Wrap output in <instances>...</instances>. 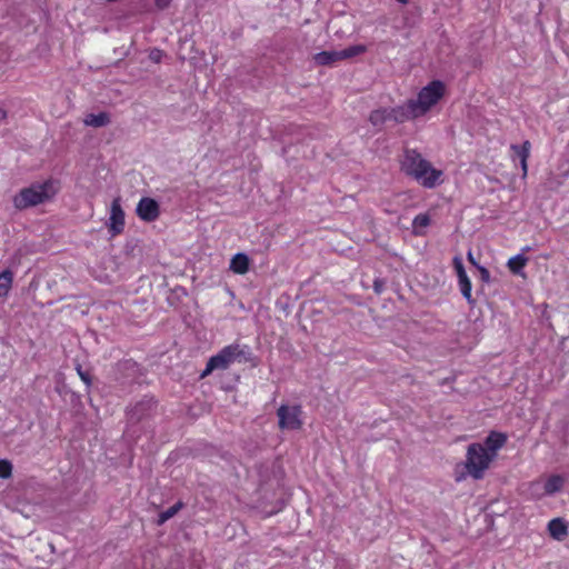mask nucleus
<instances>
[{"mask_svg": "<svg viewBox=\"0 0 569 569\" xmlns=\"http://www.w3.org/2000/svg\"><path fill=\"white\" fill-rule=\"evenodd\" d=\"M401 171L415 178L425 188H433L442 174L441 170L435 169L431 163L422 158L415 149H406L401 160Z\"/></svg>", "mask_w": 569, "mask_h": 569, "instance_id": "nucleus-1", "label": "nucleus"}, {"mask_svg": "<svg viewBox=\"0 0 569 569\" xmlns=\"http://www.w3.org/2000/svg\"><path fill=\"white\" fill-rule=\"evenodd\" d=\"M159 409V400L152 395H144L141 399L131 401L124 409L127 432L137 426L144 429L158 416Z\"/></svg>", "mask_w": 569, "mask_h": 569, "instance_id": "nucleus-2", "label": "nucleus"}, {"mask_svg": "<svg viewBox=\"0 0 569 569\" xmlns=\"http://www.w3.org/2000/svg\"><path fill=\"white\" fill-rule=\"evenodd\" d=\"M60 189V182L56 179H48L43 182L32 183L23 188L14 197V206L18 209H26L52 199Z\"/></svg>", "mask_w": 569, "mask_h": 569, "instance_id": "nucleus-3", "label": "nucleus"}, {"mask_svg": "<svg viewBox=\"0 0 569 569\" xmlns=\"http://www.w3.org/2000/svg\"><path fill=\"white\" fill-rule=\"evenodd\" d=\"M492 460L493 458L487 453L483 445L475 442L468 446L463 466L468 475L478 480L483 477L485 470L489 468Z\"/></svg>", "mask_w": 569, "mask_h": 569, "instance_id": "nucleus-4", "label": "nucleus"}, {"mask_svg": "<svg viewBox=\"0 0 569 569\" xmlns=\"http://www.w3.org/2000/svg\"><path fill=\"white\" fill-rule=\"evenodd\" d=\"M445 90L446 87L442 81L433 80L419 91L417 99H413V103L421 117L438 103L443 97Z\"/></svg>", "mask_w": 569, "mask_h": 569, "instance_id": "nucleus-5", "label": "nucleus"}, {"mask_svg": "<svg viewBox=\"0 0 569 569\" xmlns=\"http://www.w3.org/2000/svg\"><path fill=\"white\" fill-rule=\"evenodd\" d=\"M367 47L363 44L350 46L343 50L321 51L313 56V61L317 66H333L338 61L351 59L359 54L365 53Z\"/></svg>", "mask_w": 569, "mask_h": 569, "instance_id": "nucleus-6", "label": "nucleus"}, {"mask_svg": "<svg viewBox=\"0 0 569 569\" xmlns=\"http://www.w3.org/2000/svg\"><path fill=\"white\" fill-rule=\"evenodd\" d=\"M144 369L132 359H124L116 366V378L121 383H141Z\"/></svg>", "mask_w": 569, "mask_h": 569, "instance_id": "nucleus-7", "label": "nucleus"}, {"mask_svg": "<svg viewBox=\"0 0 569 569\" xmlns=\"http://www.w3.org/2000/svg\"><path fill=\"white\" fill-rule=\"evenodd\" d=\"M301 415L300 406L281 405L277 410L279 428L282 430H299L302 427Z\"/></svg>", "mask_w": 569, "mask_h": 569, "instance_id": "nucleus-8", "label": "nucleus"}, {"mask_svg": "<svg viewBox=\"0 0 569 569\" xmlns=\"http://www.w3.org/2000/svg\"><path fill=\"white\" fill-rule=\"evenodd\" d=\"M223 355V357L227 359V362L229 366L231 363L238 362V363H254V356L251 352L250 347L246 345H239V343H232L229 346H226L220 350Z\"/></svg>", "mask_w": 569, "mask_h": 569, "instance_id": "nucleus-9", "label": "nucleus"}, {"mask_svg": "<svg viewBox=\"0 0 569 569\" xmlns=\"http://www.w3.org/2000/svg\"><path fill=\"white\" fill-rule=\"evenodd\" d=\"M452 266L456 270L457 277H458V283L460 287L461 295L463 298L468 301L470 306H473L476 303V300L472 298L471 295V281L466 272L465 266L462 263V259L459 256H456L452 259Z\"/></svg>", "mask_w": 569, "mask_h": 569, "instance_id": "nucleus-10", "label": "nucleus"}, {"mask_svg": "<svg viewBox=\"0 0 569 569\" xmlns=\"http://www.w3.org/2000/svg\"><path fill=\"white\" fill-rule=\"evenodd\" d=\"M390 120L397 123H403L408 120H413L421 117L420 112L413 103V99H409L406 103L388 109Z\"/></svg>", "mask_w": 569, "mask_h": 569, "instance_id": "nucleus-11", "label": "nucleus"}, {"mask_svg": "<svg viewBox=\"0 0 569 569\" xmlns=\"http://www.w3.org/2000/svg\"><path fill=\"white\" fill-rule=\"evenodd\" d=\"M136 212L141 220L152 222L158 219L160 207L154 199L144 197L139 201Z\"/></svg>", "mask_w": 569, "mask_h": 569, "instance_id": "nucleus-12", "label": "nucleus"}, {"mask_svg": "<svg viewBox=\"0 0 569 569\" xmlns=\"http://www.w3.org/2000/svg\"><path fill=\"white\" fill-rule=\"evenodd\" d=\"M110 223L108 224L111 236L120 234L124 229V211L122 210L120 199L116 198L111 202Z\"/></svg>", "mask_w": 569, "mask_h": 569, "instance_id": "nucleus-13", "label": "nucleus"}, {"mask_svg": "<svg viewBox=\"0 0 569 569\" xmlns=\"http://www.w3.org/2000/svg\"><path fill=\"white\" fill-rule=\"evenodd\" d=\"M507 439V435L503 432L490 431L482 445L486 448L487 453L495 459L497 457V451L506 445Z\"/></svg>", "mask_w": 569, "mask_h": 569, "instance_id": "nucleus-14", "label": "nucleus"}, {"mask_svg": "<svg viewBox=\"0 0 569 569\" xmlns=\"http://www.w3.org/2000/svg\"><path fill=\"white\" fill-rule=\"evenodd\" d=\"M513 158L520 159L522 176L526 177L528 172L527 160L530 156L531 143L529 140L523 141L522 144H511L510 147Z\"/></svg>", "mask_w": 569, "mask_h": 569, "instance_id": "nucleus-15", "label": "nucleus"}, {"mask_svg": "<svg viewBox=\"0 0 569 569\" xmlns=\"http://www.w3.org/2000/svg\"><path fill=\"white\" fill-rule=\"evenodd\" d=\"M229 368V363L227 359L223 357L222 352L219 351L217 355L209 358L204 370L201 372L200 378H206L214 370H226Z\"/></svg>", "mask_w": 569, "mask_h": 569, "instance_id": "nucleus-16", "label": "nucleus"}, {"mask_svg": "<svg viewBox=\"0 0 569 569\" xmlns=\"http://www.w3.org/2000/svg\"><path fill=\"white\" fill-rule=\"evenodd\" d=\"M548 530L550 536L558 541H562L568 536V526L561 518L550 520L548 523Z\"/></svg>", "mask_w": 569, "mask_h": 569, "instance_id": "nucleus-17", "label": "nucleus"}, {"mask_svg": "<svg viewBox=\"0 0 569 569\" xmlns=\"http://www.w3.org/2000/svg\"><path fill=\"white\" fill-rule=\"evenodd\" d=\"M530 250H531V248L527 246V247L522 248L521 253L516 254L508 260L507 267L513 274L522 273V269L525 268V266L527 264V262L529 260L527 257H525L523 253L528 252Z\"/></svg>", "mask_w": 569, "mask_h": 569, "instance_id": "nucleus-18", "label": "nucleus"}, {"mask_svg": "<svg viewBox=\"0 0 569 569\" xmlns=\"http://www.w3.org/2000/svg\"><path fill=\"white\" fill-rule=\"evenodd\" d=\"M250 259L246 253H236L230 261V270L238 274H244L249 271Z\"/></svg>", "mask_w": 569, "mask_h": 569, "instance_id": "nucleus-19", "label": "nucleus"}, {"mask_svg": "<svg viewBox=\"0 0 569 569\" xmlns=\"http://www.w3.org/2000/svg\"><path fill=\"white\" fill-rule=\"evenodd\" d=\"M110 114L108 112L89 113L86 116L83 122L86 126L93 128L106 127L110 123Z\"/></svg>", "mask_w": 569, "mask_h": 569, "instance_id": "nucleus-20", "label": "nucleus"}, {"mask_svg": "<svg viewBox=\"0 0 569 569\" xmlns=\"http://www.w3.org/2000/svg\"><path fill=\"white\" fill-rule=\"evenodd\" d=\"M563 487V479L558 475H553L547 479L543 489L547 495H553L560 491Z\"/></svg>", "mask_w": 569, "mask_h": 569, "instance_id": "nucleus-21", "label": "nucleus"}, {"mask_svg": "<svg viewBox=\"0 0 569 569\" xmlns=\"http://www.w3.org/2000/svg\"><path fill=\"white\" fill-rule=\"evenodd\" d=\"M388 120H390V116L387 108L377 109L370 112L369 121L375 127H381Z\"/></svg>", "mask_w": 569, "mask_h": 569, "instance_id": "nucleus-22", "label": "nucleus"}, {"mask_svg": "<svg viewBox=\"0 0 569 569\" xmlns=\"http://www.w3.org/2000/svg\"><path fill=\"white\" fill-rule=\"evenodd\" d=\"M183 507L184 503L182 501L176 502L173 506L159 513L157 523L163 525L166 521L174 517Z\"/></svg>", "mask_w": 569, "mask_h": 569, "instance_id": "nucleus-23", "label": "nucleus"}, {"mask_svg": "<svg viewBox=\"0 0 569 569\" xmlns=\"http://www.w3.org/2000/svg\"><path fill=\"white\" fill-rule=\"evenodd\" d=\"M13 273L10 270L0 272V298L6 297L11 289Z\"/></svg>", "mask_w": 569, "mask_h": 569, "instance_id": "nucleus-24", "label": "nucleus"}, {"mask_svg": "<svg viewBox=\"0 0 569 569\" xmlns=\"http://www.w3.org/2000/svg\"><path fill=\"white\" fill-rule=\"evenodd\" d=\"M430 222L431 219L428 213H419L418 216L415 217L412 221L413 233L417 236H422L423 232L420 231L419 229L428 227Z\"/></svg>", "mask_w": 569, "mask_h": 569, "instance_id": "nucleus-25", "label": "nucleus"}, {"mask_svg": "<svg viewBox=\"0 0 569 569\" xmlns=\"http://www.w3.org/2000/svg\"><path fill=\"white\" fill-rule=\"evenodd\" d=\"M12 463L7 459H0V478L9 479L12 475Z\"/></svg>", "mask_w": 569, "mask_h": 569, "instance_id": "nucleus-26", "label": "nucleus"}, {"mask_svg": "<svg viewBox=\"0 0 569 569\" xmlns=\"http://www.w3.org/2000/svg\"><path fill=\"white\" fill-rule=\"evenodd\" d=\"M77 371L81 378V380L87 385V387H90L92 383V377L89 371L82 370L81 366L77 367Z\"/></svg>", "mask_w": 569, "mask_h": 569, "instance_id": "nucleus-27", "label": "nucleus"}, {"mask_svg": "<svg viewBox=\"0 0 569 569\" xmlns=\"http://www.w3.org/2000/svg\"><path fill=\"white\" fill-rule=\"evenodd\" d=\"M477 269L480 274V280L482 282L489 283L490 282V272L489 270L483 266H477Z\"/></svg>", "mask_w": 569, "mask_h": 569, "instance_id": "nucleus-28", "label": "nucleus"}, {"mask_svg": "<svg viewBox=\"0 0 569 569\" xmlns=\"http://www.w3.org/2000/svg\"><path fill=\"white\" fill-rule=\"evenodd\" d=\"M386 287V280L381 278H376L373 281V290L377 295H381Z\"/></svg>", "mask_w": 569, "mask_h": 569, "instance_id": "nucleus-29", "label": "nucleus"}, {"mask_svg": "<svg viewBox=\"0 0 569 569\" xmlns=\"http://www.w3.org/2000/svg\"><path fill=\"white\" fill-rule=\"evenodd\" d=\"M161 51L160 50H154L150 53V59L153 60L154 62H159L160 61V58H161Z\"/></svg>", "mask_w": 569, "mask_h": 569, "instance_id": "nucleus-30", "label": "nucleus"}, {"mask_svg": "<svg viewBox=\"0 0 569 569\" xmlns=\"http://www.w3.org/2000/svg\"><path fill=\"white\" fill-rule=\"evenodd\" d=\"M467 259H468V261H469L472 266H475L476 268H477V266H479V264H478V262L476 261V259L473 258V254H472V252H471V251H469V252H468V254H467Z\"/></svg>", "mask_w": 569, "mask_h": 569, "instance_id": "nucleus-31", "label": "nucleus"}, {"mask_svg": "<svg viewBox=\"0 0 569 569\" xmlns=\"http://www.w3.org/2000/svg\"><path fill=\"white\" fill-rule=\"evenodd\" d=\"M157 7L160 9H164L169 4V0H157Z\"/></svg>", "mask_w": 569, "mask_h": 569, "instance_id": "nucleus-32", "label": "nucleus"}, {"mask_svg": "<svg viewBox=\"0 0 569 569\" xmlns=\"http://www.w3.org/2000/svg\"><path fill=\"white\" fill-rule=\"evenodd\" d=\"M7 118V111L0 108V122Z\"/></svg>", "mask_w": 569, "mask_h": 569, "instance_id": "nucleus-33", "label": "nucleus"}, {"mask_svg": "<svg viewBox=\"0 0 569 569\" xmlns=\"http://www.w3.org/2000/svg\"><path fill=\"white\" fill-rule=\"evenodd\" d=\"M396 1L399 3H402V4H407L409 2V0H396Z\"/></svg>", "mask_w": 569, "mask_h": 569, "instance_id": "nucleus-34", "label": "nucleus"}, {"mask_svg": "<svg viewBox=\"0 0 569 569\" xmlns=\"http://www.w3.org/2000/svg\"><path fill=\"white\" fill-rule=\"evenodd\" d=\"M462 478H463V475H461V476H457V477H456V480H457V481H460Z\"/></svg>", "mask_w": 569, "mask_h": 569, "instance_id": "nucleus-35", "label": "nucleus"}, {"mask_svg": "<svg viewBox=\"0 0 569 569\" xmlns=\"http://www.w3.org/2000/svg\"><path fill=\"white\" fill-rule=\"evenodd\" d=\"M568 113H569V106H568Z\"/></svg>", "mask_w": 569, "mask_h": 569, "instance_id": "nucleus-36", "label": "nucleus"}]
</instances>
